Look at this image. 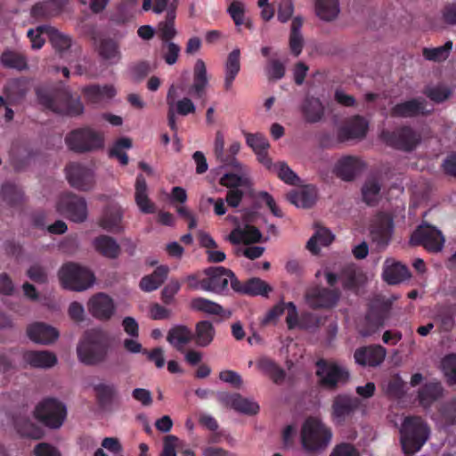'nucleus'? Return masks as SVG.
I'll list each match as a JSON object with an SVG mask.
<instances>
[{
  "label": "nucleus",
  "mask_w": 456,
  "mask_h": 456,
  "mask_svg": "<svg viewBox=\"0 0 456 456\" xmlns=\"http://www.w3.org/2000/svg\"><path fill=\"white\" fill-rule=\"evenodd\" d=\"M400 444L405 456H414L430 437V428L420 417H405L399 428Z\"/></svg>",
  "instance_id": "f257e3e1"
},
{
  "label": "nucleus",
  "mask_w": 456,
  "mask_h": 456,
  "mask_svg": "<svg viewBox=\"0 0 456 456\" xmlns=\"http://www.w3.org/2000/svg\"><path fill=\"white\" fill-rule=\"evenodd\" d=\"M331 430L317 418H308L301 428L300 439L306 452H321L330 443Z\"/></svg>",
  "instance_id": "f03ea898"
},
{
  "label": "nucleus",
  "mask_w": 456,
  "mask_h": 456,
  "mask_svg": "<svg viewBox=\"0 0 456 456\" xmlns=\"http://www.w3.org/2000/svg\"><path fill=\"white\" fill-rule=\"evenodd\" d=\"M59 278L64 288L75 291L91 288L95 281L88 268L76 263L65 264L59 272Z\"/></svg>",
  "instance_id": "7ed1b4c3"
},
{
  "label": "nucleus",
  "mask_w": 456,
  "mask_h": 456,
  "mask_svg": "<svg viewBox=\"0 0 456 456\" xmlns=\"http://www.w3.org/2000/svg\"><path fill=\"white\" fill-rule=\"evenodd\" d=\"M65 143L70 151L83 153L102 148L104 139L100 132L86 126L69 132Z\"/></svg>",
  "instance_id": "20e7f679"
},
{
  "label": "nucleus",
  "mask_w": 456,
  "mask_h": 456,
  "mask_svg": "<svg viewBox=\"0 0 456 456\" xmlns=\"http://www.w3.org/2000/svg\"><path fill=\"white\" fill-rule=\"evenodd\" d=\"M318 383L324 388L335 389L349 379L348 370L336 362L319 360L316 362Z\"/></svg>",
  "instance_id": "39448f33"
},
{
  "label": "nucleus",
  "mask_w": 456,
  "mask_h": 456,
  "mask_svg": "<svg viewBox=\"0 0 456 456\" xmlns=\"http://www.w3.org/2000/svg\"><path fill=\"white\" fill-rule=\"evenodd\" d=\"M34 415L45 426L59 428L66 419V407L56 399L47 398L37 405Z\"/></svg>",
  "instance_id": "423d86ee"
},
{
  "label": "nucleus",
  "mask_w": 456,
  "mask_h": 456,
  "mask_svg": "<svg viewBox=\"0 0 456 456\" xmlns=\"http://www.w3.org/2000/svg\"><path fill=\"white\" fill-rule=\"evenodd\" d=\"M56 210L74 223H84L88 216L86 200L72 193L60 196L56 202Z\"/></svg>",
  "instance_id": "0eeeda50"
},
{
  "label": "nucleus",
  "mask_w": 456,
  "mask_h": 456,
  "mask_svg": "<svg viewBox=\"0 0 456 456\" xmlns=\"http://www.w3.org/2000/svg\"><path fill=\"white\" fill-rule=\"evenodd\" d=\"M202 290L214 293H222L227 289L230 283L232 289L234 273L223 266L209 267L203 271Z\"/></svg>",
  "instance_id": "6e6552de"
},
{
  "label": "nucleus",
  "mask_w": 456,
  "mask_h": 456,
  "mask_svg": "<svg viewBox=\"0 0 456 456\" xmlns=\"http://www.w3.org/2000/svg\"><path fill=\"white\" fill-rule=\"evenodd\" d=\"M77 357L86 364H94L105 356V346L96 334L87 333L77 347Z\"/></svg>",
  "instance_id": "1a4fd4ad"
},
{
  "label": "nucleus",
  "mask_w": 456,
  "mask_h": 456,
  "mask_svg": "<svg viewBox=\"0 0 456 456\" xmlns=\"http://www.w3.org/2000/svg\"><path fill=\"white\" fill-rule=\"evenodd\" d=\"M394 231L393 219L388 214L377 215L370 226L371 241L379 249H384L389 244Z\"/></svg>",
  "instance_id": "9d476101"
},
{
  "label": "nucleus",
  "mask_w": 456,
  "mask_h": 456,
  "mask_svg": "<svg viewBox=\"0 0 456 456\" xmlns=\"http://www.w3.org/2000/svg\"><path fill=\"white\" fill-rule=\"evenodd\" d=\"M339 297L338 290L315 287L306 291L305 303L312 309L330 310L338 304Z\"/></svg>",
  "instance_id": "9b49d317"
},
{
  "label": "nucleus",
  "mask_w": 456,
  "mask_h": 456,
  "mask_svg": "<svg viewBox=\"0 0 456 456\" xmlns=\"http://www.w3.org/2000/svg\"><path fill=\"white\" fill-rule=\"evenodd\" d=\"M411 243L422 245L428 251L438 252L443 248L444 238L436 227L423 224L413 232Z\"/></svg>",
  "instance_id": "f8f14e48"
},
{
  "label": "nucleus",
  "mask_w": 456,
  "mask_h": 456,
  "mask_svg": "<svg viewBox=\"0 0 456 456\" xmlns=\"http://www.w3.org/2000/svg\"><path fill=\"white\" fill-rule=\"evenodd\" d=\"M66 176L69 184L79 191H90L95 184L94 171L79 163L69 164L66 167Z\"/></svg>",
  "instance_id": "ddd939ff"
},
{
  "label": "nucleus",
  "mask_w": 456,
  "mask_h": 456,
  "mask_svg": "<svg viewBox=\"0 0 456 456\" xmlns=\"http://www.w3.org/2000/svg\"><path fill=\"white\" fill-rule=\"evenodd\" d=\"M359 400L347 395H338L332 400L331 420L338 425L343 424L358 408Z\"/></svg>",
  "instance_id": "4468645a"
},
{
  "label": "nucleus",
  "mask_w": 456,
  "mask_h": 456,
  "mask_svg": "<svg viewBox=\"0 0 456 456\" xmlns=\"http://www.w3.org/2000/svg\"><path fill=\"white\" fill-rule=\"evenodd\" d=\"M366 168L365 162L358 156L346 155L339 158L334 166V173L344 181H352Z\"/></svg>",
  "instance_id": "2eb2a0df"
},
{
  "label": "nucleus",
  "mask_w": 456,
  "mask_h": 456,
  "mask_svg": "<svg viewBox=\"0 0 456 456\" xmlns=\"http://www.w3.org/2000/svg\"><path fill=\"white\" fill-rule=\"evenodd\" d=\"M49 109L55 112L70 116L80 115L84 107L77 97L73 98L69 93L57 94L53 99L43 101Z\"/></svg>",
  "instance_id": "dca6fc26"
},
{
  "label": "nucleus",
  "mask_w": 456,
  "mask_h": 456,
  "mask_svg": "<svg viewBox=\"0 0 456 456\" xmlns=\"http://www.w3.org/2000/svg\"><path fill=\"white\" fill-rule=\"evenodd\" d=\"M383 140L398 149L411 151L419 142V135L409 127H403L394 133L383 132Z\"/></svg>",
  "instance_id": "f3484780"
},
{
  "label": "nucleus",
  "mask_w": 456,
  "mask_h": 456,
  "mask_svg": "<svg viewBox=\"0 0 456 456\" xmlns=\"http://www.w3.org/2000/svg\"><path fill=\"white\" fill-rule=\"evenodd\" d=\"M231 166L234 172L224 174L220 178V183L229 189H248L250 186L248 169L238 160L232 159Z\"/></svg>",
  "instance_id": "a211bd4d"
},
{
  "label": "nucleus",
  "mask_w": 456,
  "mask_h": 456,
  "mask_svg": "<svg viewBox=\"0 0 456 456\" xmlns=\"http://www.w3.org/2000/svg\"><path fill=\"white\" fill-rule=\"evenodd\" d=\"M382 278L388 284H398L411 278L408 267L395 258H387L382 266Z\"/></svg>",
  "instance_id": "6ab92c4d"
},
{
  "label": "nucleus",
  "mask_w": 456,
  "mask_h": 456,
  "mask_svg": "<svg viewBox=\"0 0 456 456\" xmlns=\"http://www.w3.org/2000/svg\"><path fill=\"white\" fill-rule=\"evenodd\" d=\"M367 130V120L362 117L355 116L339 128L338 137L340 141L361 139L366 135Z\"/></svg>",
  "instance_id": "aec40b11"
},
{
  "label": "nucleus",
  "mask_w": 456,
  "mask_h": 456,
  "mask_svg": "<svg viewBox=\"0 0 456 456\" xmlns=\"http://www.w3.org/2000/svg\"><path fill=\"white\" fill-rule=\"evenodd\" d=\"M297 186L299 189L288 193L287 199L297 208H311L315 203L317 199V191L315 187L310 184H304L303 182H301V185Z\"/></svg>",
  "instance_id": "412c9836"
},
{
  "label": "nucleus",
  "mask_w": 456,
  "mask_h": 456,
  "mask_svg": "<svg viewBox=\"0 0 456 456\" xmlns=\"http://www.w3.org/2000/svg\"><path fill=\"white\" fill-rule=\"evenodd\" d=\"M232 289L240 294L248 296H267L273 290L272 287L259 278H252L241 283L236 278L232 282Z\"/></svg>",
  "instance_id": "4be33fe9"
},
{
  "label": "nucleus",
  "mask_w": 456,
  "mask_h": 456,
  "mask_svg": "<svg viewBox=\"0 0 456 456\" xmlns=\"http://www.w3.org/2000/svg\"><path fill=\"white\" fill-rule=\"evenodd\" d=\"M27 332L32 341L42 345L52 344L55 342L60 336L59 331L54 327L42 322L31 324L28 328Z\"/></svg>",
  "instance_id": "5701e85b"
},
{
  "label": "nucleus",
  "mask_w": 456,
  "mask_h": 456,
  "mask_svg": "<svg viewBox=\"0 0 456 456\" xmlns=\"http://www.w3.org/2000/svg\"><path fill=\"white\" fill-rule=\"evenodd\" d=\"M386 350L380 346L358 348L354 352L355 362L362 366H378L386 357Z\"/></svg>",
  "instance_id": "b1692460"
},
{
  "label": "nucleus",
  "mask_w": 456,
  "mask_h": 456,
  "mask_svg": "<svg viewBox=\"0 0 456 456\" xmlns=\"http://www.w3.org/2000/svg\"><path fill=\"white\" fill-rule=\"evenodd\" d=\"M219 399L226 406L247 414H255L259 409L256 402L243 398L238 394H221Z\"/></svg>",
  "instance_id": "393cba45"
},
{
  "label": "nucleus",
  "mask_w": 456,
  "mask_h": 456,
  "mask_svg": "<svg viewBox=\"0 0 456 456\" xmlns=\"http://www.w3.org/2000/svg\"><path fill=\"white\" fill-rule=\"evenodd\" d=\"M240 51L233 49L227 57L224 65V88L230 92L232 89L233 82L240 70Z\"/></svg>",
  "instance_id": "a878e982"
},
{
  "label": "nucleus",
  "mask_w": 456,
  "mask_h": 456,
  "mask_svg": "<svg viewBox=\"0 0 456 456\" xmlns=\"http://www.w3.org/2000/svg\"><path fill=\"white\" fill-rule=\"evenodd\" d=\"M24 362L33 368L49 369L56 365L57 357L50 351H28L23 355Z\"/></svg>",
  "instance_id": "bb28decb"
},
{
  "label": "nucleus",
  "mask_w": 456,
  "mask_h": 456,
  "mask_svg": "<svg viewBox=\"0 0 456 456\" xmlns=\"http://www.w3.org/2000/svg\"><path fill=\"white\" fill-rule=\"evenodd\" d=\"M208 83L209 79L206 64L203 60L198 59L193 67V82L191 87V94L201 97L205 94Z\"/></svg>",
  "instance_id": "cd10ccee"
},
{
  "label": "nucleus",
  "mask_w": 456,
  "mask_h": 456,
  "mask_svg": "<svg viewBox=\"0 0 456 456\" xmlns=\"http://www.w3.org/2000/svg\"><path fill=\"white\" fill-rule=\"evenodd\" d=\"M175 96L176 87L175 85H171L167 94V103L168 108L175 110L176 114L187 116L196 111V106L190 98L183 97L175 101Z\"/></svg>",
  "instance_id": "c85d7f7f"
},
{
  "label": "nucleus",
  "mask_w": 456,
  "mask_h": 456,
  "mask_svg": "<svg viewBox=\"0 0 456 456\" xmlns=\"http://www.w3.org/2000/svg\"><path fill=\"white\" fill-rule=\"evenodd\" d=\"M134 200L141 212L144 214L155 212V205L149 198L148 186L142 175H139L136 178Z\"/></svg>",
  "instance_id": "c756f323"
},
{
  "label": "nucleus",
  "mask_w": 456,
  "mask_h": 456,
  "mask_svg": "<svg viewBox=\"0 0 456 456\" xmlns=\"http://www.w3.org/2000/svg\"><path fill=\"white\" fill-rule=\"evenodd\" d=\"M92 245L95 251L108 258H117L120 254V247L117 240L108 235L95 237Z\"/></svg>",
  "instance_id": "7c9ffc66"
},
{
  "label": "nucleus",
  "mask_w": 456,
  "mask_h": 456,
  "mask_svg": "<svg viewBox=\"0 0 456 456\" xmlns=\"http://www.w3.org/2000/svg\"><path fill=\"white\" fill-rule=\"evenodd\" d=\"M260 239L261 232L251 225H238L228 236L229 241L232 244H249L257 242Z\"/></svg>",
  "instance_id": "2f4dec72"
},
{
  "label": "nucleus",
  "mask_w": 456,
  "mask_h": 456,
  "mask_svg": "<svg viewBox=\"0 0 456 456\" xmlns=\"http://www.w3.org/2000/svg\"><path fill=\"white\" fill-rule=\"evenodd\" d=\"M367 281L364 273L357 267L348 266L341 273L344 289L357 292Z\"/></svg>",
  "instance_id": "473e14b6"
},
{
  "label": "nucleus",
  "mask_w": 456,
  "mask_h": 456,
  "mask_svg": "<svg viewBox=\"0 0 456 456\" xmlns=\"http://www.w3.org/2000/svg\"><path fill=\"white\" fill-rule=\"evenodd\" d=\"M169 268L167 265H159L155 271L142 278L140 288L145 292H151L159 288L166 281Z\"/></svg>",
  "instance_id": "72a5a7b5"
},
{
  "label": "nucleus",
  "mask_w": 456,
  "mask_h": 456,
  "mask_svg": "<svg viewBox=\"0 0 456 456\" xmlns=\"http://www.w3.org/2000/svg\"><path fill=\"white\" fill-rule=\"evenodd\" d=\"M123 212L119 208H111L104 211L98 224L108 232H118L122 230L121 222Z\"/></svg>",
  "instance_id": "f704fd0d"
},
{
  "label": "nucleus",
  "mask_w": 456,
  "mask_h": 456,
  "mask_svg": "<svg viewBox=\"0 0 456 456\" xmlns=\"http://www.w3.org/2000/svg\"><path fill=\"white\" fill-rule=\"evenodd\" d=\"M428 111L421 101L411 100L395 105L391 110V115L394 117L407 118L423 114Z\"/></svg>",
  "instance_id": "c9c22d12"
},
{
  "label": "nucleus",
  "mask_w": 456,
  "mask_h": 456,
  "mask_svg": "<svg viewBox=\"0 0 456 456\" xmlns=\"http://www.w3.org/2000/svg\"><path fill=\"white\" fill-rule=\"evenodd\" d=\"M324 106L322 102L314 97H308L302 105V112L305 121L309 123H317L324 116Z\"/></svg>",
  "instance_id": "e433bc0d"
},
{
  "label": "nucleus",
  "mask_w": 456,
  "mask_h": 456,
  "mask_svg": "<svg viewBox=\"0 0 456 456\" xmlns=\"http://www.w3.org/2000/svg\"><path fill=\"white\" fill-rule=\"evenodd\" d=\"M443 387L438 381L426 383L419 392V403L424 407H429L443 395Z\"/></svg>",
  "instance_id": "4c0bfd02"
},
{
  "label": "nucleus",
  "mask_w": 456,
  "mask_h": 456,
  "mask_svg": "<svg viewBox=\"0 0 456 456\" xmlns=\"http://www.w3.org/2000/svg\"><path fill=\"white\" fill-rule=\"evenodd\" d=\"M87 307L93 314H112L116 310L113 300L103 293L92 297L88 301Z\"/></svg>",
  "instance_id": "58836bf2"
},
{
  "label": "nucleus",
  "mask_w": 456,
  "mask_h": 456,
  "mask_svg": "<svg viewBox=\"0 0 456 456\" xmlns=\"http://www.w3.org/2000/svg\"><path fill=\"white\" fill-rule=\"evenodd\" d=\"M334 240L332 232L324 228H317L314 234L310 238L307 242V248L313 254L319 253L321 247L329 246Z\"/></svg>",
  "instance_id": "ea45409f"
},
{
  "label": "nucleus",
  "mask_w": 456,
  "mask_h": 456,
  "mask_svg": "<svg viewBox=\"0 0 456 456\" xmlns=\"http://www.w3.org/2000/svg\"><path fill=\"white\" fill-rule=\"evenodd\" d=\"M315 12L321 20L331 21L338 16L340 8L338 0H316Z\"/></svg>",
  "instance_id": "a19ab883"
},
{
  "label": "nucleus",
  "mask_w": 456,
  "mask_h": 456,
  "mask_svg": "<svg viewBox=\"0 0 456 456\" xmlns=\"http://www.w3.org/2000/svg\"><path fill=\"white\" fill-rule=\"evenodd\" d=\"M88 101L93 103H101L109 101L116 95V89L112 86H92L85 89Z\"/></svg>",
  "instance_id": "79ce46f5"
},
{
  "label": "nucleus",
  "mask_w": 456,
  "mask_h": 456,
  "mask_svg": "<svg viewBox=\"0 0 456 456\" xmlns=\"http://www.w3.org/2000/svg\"><path fill=\"white\" fill-rule=\"evenodd\" d=\"M320 315H288L287 323L289 329L312 330L322 322Z\"/></svg>",
  "instance_id": "37998d69"
},
{
  "label": "nucleus",
  "mask_w": 456,
  "mask_h": 456,
  "mask_svg": "<svg viewBox=\"0 0 456 456\" xmlns=\"http://www.w3.org/2000/svg\"><path fill=\"white\" fill-rule=\"evenodd\" d=\"M256 366L260 371L269 376L275 383H279L284 379V371L270 358L261 357L257 361Z\"/></svg>",
  "instance_id": "c03bdc74"
},
{
  "label": "nucleus",
  "mask_w": 456,
  "mask_h": 456,
  "mask_svg": "<svg viewBox=\"0 0 456 456\" xmlns=\"http://www.w3.org/2000/svg\"><path fill=\"white\" fill-rule=\"evenodd\" d=\"M381 185L375 177L367 179L362 188V200L368 205L375 204L380 198Z\"/></svg>",
  "instance_id": "a18cd8bd"
},
{
  "label": "nucleus",
  "mask_w": 456,
  "mask_h": 456,
  "mask_svg": "<svg viewBox=\"0 0 456 456\" xmlns=\"http://www.w3.org/2000/svg\"><path fill=\"white\" fill-rule=\"evenodd\" d=\"M282 182L289 185H301L302 180L285 162L275 163L272 170Z\"/></svg>",
  "instance_id": "49530a36"
},
{
  "label": "nucleus",
  "mask_w": 456,
  "mask_h": 456,
  "mask_svg": "<svg viewBox=\"0 0 456 456\" xmlns=\"http://www.w3.org/2000/svg\"><path fill=\"white\" fill-rule=\"evenodd\" d=\"M191 338V331L184 326L174 327L167 336V341L178 350H182Z\"/></svg>",
  "instance_id": "de8ad7c7"
},
{
  "label": "nucleus",
  "mask_w": 456,
  "mask_h": 456,
  "mask_svg": "<svg viewBox=\"0 0 456 456\" xmlns=\"http://www.w3.org/2000/svg\"><path fill=\"white\" fill-rule=\"evenodd\" d=\"M215 329L211 322L202 321L196 326L195 340L200 346H208L214 339Z\"/></svg>",
  "instance_id": "09e8293b"
},
{
  "label": "nucleus",
  "mask_w": 456,
  "mask_h": 456,
  "mask_svg": "<svg viewBox=\"0 0 456 456\" xmlns=\"http://www.w3.org/2000/svg\"><path fill=\"white\" fill-rule=\"evenodd\" d=\"M190 309L194 312H202L204 314H221L222 307L204 297H195L190 301Z\"/></svg>",
  "instance_id": "8fccbe9b"
},
{
  "label": "nucleus",
  "mask_w": 456,
  "mask_h": 456,
  "mask_svg": "<svg viewBox=\"0 0 456 456\" xmlns=\"http://www.w3.org/2000/svg\"><path fill=\"white\" fill-rule=\"evenodd\" d=\"M383 325V315H365L358 330L362 337H368L378 331Z\"/></svg>",
  "instance_id": "3c124183"
},
{
  "label": "nucleus",
  "mask_w": 456,
  "mask_h": 456,
  "mask_svg": "<svg viewBox=\"0 0 456 456\" xmlns=\"http://www.w3.org/2000/svg\"><path fill=\"white\" fill-rule=\"evenodd\" d=\"M46 29L48 30V39L55 50L64 52L71 46L72 41L68 35L61 33L53 27Z\"/></svg>",
  "instance_id": "603ef678"
},
{
  "label": "nucleus",
  "mask_w": 456,
  "mask_h": 456,
  "mask_svg": "<svg viewBox=\"0 0 456 456\" xmlns=\"http://www.w3.org/2000/svg\"><path fill=\"white\" fill-rule=\"evenodd\" d=\"M452 49V42L447 41L444 45L435 48H424L423 56L432 61H443L447 59Z\"/></svg>",
  "instance_id": "864d4df0"
},
{
  "label": "nucleus",
  "mask_w": 456,
  "mask_h": 456,
  "mask_svg": "<svg viewBox=\"0 0 456 456\" xmlns=\"http://www.w3.org/2000/svg\"><path fill=\"white\" fill-rule=\"evenodd\" d=\"M302 21L299 18H295L291 24V34L289 37V47L293 54L299 55L303 48V37L300 34Z\"/></svg>",
  "instance_id": "5fc2aeb1"
},
{
  "label": "nucleus",
  "mask_w": 456,
  "mask_h": 456,
  "mask_svg": "<svg viewBox=\"0 0 456 456\" xmlns=\"http://www.w3.org/2000/svg\"><path fill=\"white\" fill-rule=\"evenodd\" d=\"M440 370L449 384H456V354L444 356L440 362Z\"/></svg>",
  "instance_id": "6e6d98bb"
},
{
  "label": "nucleus",
  "mask_w": 456,
  "mask_h": 456,
  "mask_svg": "<svg viewBox=\"0 0 456 456\" xmlns=\"http://www.w3.org/2000/svg\"><path fill=\"white\" fill-rule=\"evenodd\" d=\"M99 54L110 63H116L120 59L118 45L111 40L102 41L98 48Z\"/></svg>",
  "instance_id": "4d7b16f0"
},
{
  "label": "nucleus",
  "mask_w": 456,
  "mask_h": 456,
  "mask_svg": "<svg viewBox=\"0 0 456 456\" xmlns=\"http://www.w3.org/2000/svg\"><path fill=\"white\" fill-rule=\"evenodd\" d=\"M1 63L3 66L11 69H23L27 63L25 58L20 53L7 51L1 56Z\"/></svg>",
  "instance_id": "13d9d810"
},
{
  "label": "nucleus",
  "mask_w": 456,
  "mask_h": 456,
  "mask_svg": "<svg viewBox=\"0 0 456 456\" xmlns=\"http://www.w3.org/2000/svg\"><path fill=\"white\" fill-rule=\"evenodd\" d=\"M180 51L179 45L174 42H163L160 54L167 64L174 65L178 60Z\"/></svg>",
  "instance_id": "bf43d9fd"
},
{
  "label": "nucleus",
  "mask_w": 456,
  "mask_h": 456,
  "mask_svg": "<svg viewBox=\"0 0 456 456\" xmlns=\"http://www.w3.org/2000/svg\"><path fill=\"white\" fill-rule=\"evenodd\" d=\"M227 12L234 21L236 27L241 26L245 21L246 5L239 0H232Z\"/></svg>",
  "instance_id": "052dcab7"
},
{
  "label": "nucleus",
  "mask_w": 456,
  "mask_h": 456,
  "mask_svg": "<svg viewBox=\"0 0 456 456\" xmlns=\"http://www.w3.org/2000/svg\"><path fill=\"white\" fill-rule=\"evenodd\" d=\"M246 143L254 152L268 150L269 142L267 139L261 134L244 133Z\"/></svg>",
  "instance_id": "680f3d73"
},
{
  "label": "nucleus",
  "mask_w": 456,
  "mask_h": 456,
  "mask_svg": "<svg viewBox=\"0 0 456 456\" xmlns=\"http://www.w3.org/2000/svg\"><path fill=\"white\" fill-rule=\"evenodd\" d=\"M49 26H40L37 28H30L28 31V37L31 41V46L34 49H40L45 44V38L43 35L48 37V30L45 28H51Z\"/></svg>",
  "instance_id": "e2e57ef3"
},
{
  "label": "nucleus",
  "mask_w": 456,
  "mask_h": 456,
  "mask_svg": "<svg viewBox=\"0 0 456 456\" xmlns=\"http://www.w3.org/2000/svg\"><path fill=\"white\" fill-rule=\"evenodd\" d=\"M404 382L399 376L393 377L386 385L384 390L391 397H400L404 391Z\"/></svg>",
  "instance_id": "0e129e2a"
},
{
  "label": "nucleus",
  "mask_w": 456,
  "mask_h": 456,
  "mask_svg": "<svg viewBox=\"0 0 456 456\" xmlns=\"http://www.w3.org/2000/svg\"><path fill=\"white\" fill-rule=\"evenodd\" d=\"M17 292V287L11 275L5 272L0 273V296L12 297Z\"/></svg>",
  "instance_id": "69168bd1"
},
{
  "label": "nucleus",
  "mask_w": 456,
  "mask_h": 456,
  "mask_svg": "<svg viewBox=\"0 0 456 456\" xmlns=\"http://www.w3.org/2000/svg\"><path fill=\"white\" fill-rule=\"evenodd\" d=\"M35 456H62L61 451L52 444L39 443L34 449Z\"/></svg>",
  "instance_id": "338daca9"
},
{
  "label": "nucleus",
  "mask_w": 456,
  "mask_h": 456,
  "mask_svg": "<svg viewBox=\"0 0 456 456\" xmlns=\"http://www.w3.org/2000/svg\"><path fill=\"white\" fill-rule=\"evenodd\" d=\"M181 442L175 436H167L163 442V450L159 456H176V448L179 447Z\"/></svg>",
  "instance_id": "774afa93"
}]
</instances>
